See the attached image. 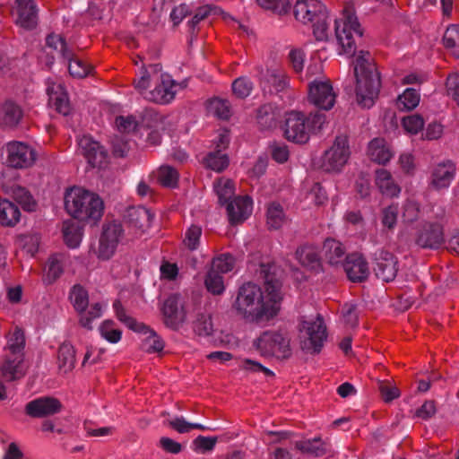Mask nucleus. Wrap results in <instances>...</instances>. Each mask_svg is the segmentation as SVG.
<instances>
[{"instance_id": "obj_1", "label": "nucleus", "mask_w": 459, "mask_h": 459, "mask_svg": "<svg viewBox=\"0 0 459 459\" xmlns=\"http://www.w3.org/2000/svg\"><path fill=\"white\" fill-rule=\"evenodd\" d=\"M282 299L281 282L266 277L264 287L253 282L241 285L232 308L247 323L266 325L280 313Z\"/></svg>"}, {"instance_id": "obj_2", "label": "nucleus", "mask_w": 459, "mask_h": 459, "mask_svg": "<svg viewBox=\"0 0 459 459\" xmlns=\"http://www.w3.org/2000/svg\"><path fill=\"white\" fill-rule=\"evenodd\" d=\"M356 76V100L363 108H371L379 94L381 81L370 54L360 52L354 61Z\"/></svg>"}, {"instance_id": "obj_3", "label": "nucleus", "mask_w": 459, "mask_h": 459, "mask_svg": "<svg viewBox=\"0 0 459 459\" xmlns=\"http://www.w3.org/2000/svg\"><path fill=\"white\" fill-rule=\"evenodd\" d=\"M65 209L74 218L86 221H99L104 210L100 197L82 187L73 186L65 194Z\"/></svg>"}, {"instance_id": "obj_4", "label": "nucleus", "mask_w": 459, "mask_h": 459, "mask_svg": "<svg viewBox=\"0 0 459 459\" xmlns=\"http://www.w3.org/2000/svg\"><path fill=\"white\" fill-rule=\"evenodd\" d=\"M252 345L260 356L277 360H287L293 353L291 336L285 330L264 331Z\"/></svg>"}, {"instance_id": "obj_5", "label": "nucleus", "mask_w": 459, "mask_h": 459, "mask_svg": "<svg viewBox=\"0 0 459 459\" xmlns=\"http://www.w3.org/2000/svg\"><path fill=\"white\" fill-rule=\"evenodd\" d=\"M363 30L355 14L353 6H345L341 17L335 20V37L341 55L352 56L356 50L355 37H361Z\"/></svg>"}, {"instance_id": "obj_6", "label": "nucleus", "mask_w": 459, "mask_h": 459, "mask_svg": "<svg viewBox=\"0 0 459 459\" xmlns=\"http://www.w3.org/2000/svg\"><path fill=\"white\" fill-rule=\"evenodd\" d=\"M326 337V326L320 316L300 323L299 338L303 351L311 353L319 352Z\"/></svg>"}, {"instance_id": "obj_7", "label": "nucleus", "mask_w": 459, "mask_h": 459, "mask_svg": "<svg viewBox=\"0 0 459 459\" xmlns=\"http://www.w3.org/2000/svg\"><path fill=\"white\" fill-rule=\"evenodd\" d=\"M152 68L154 70L152 79L155 86L153 90L145 93V99L159 104H168L174 100L179 84L169 74L161 73L159 65Z\"/></svg>"}, {"instance_id": "obj_8", "label": "nucleus", "mask_w": 459, "mask_h": 459, "mask_svg": "<svg viewBox=\"0 0 459 459\" xmlns=\"http://www.w3.org/2000/svg\"><path fill=\"white\" fill-rule=\"evenodd\" d=\"M350 156L351 149L348 137L338 135L329 149L325 152L322 167L328 172H340L347 164Z\"/></svg>"}, {"instance_id": "obj_9", "label": "nucleus", "mask_w": 459, "mask_h": 459, "mask_svg": "<svg viewBox=\"0 0 459 459\" xmlns=\"http://www.w3.org/2000/svg\"><path fill=\"white\" fill-rule=\"evenodd\" d=\"M307 98L316 108L329 110L335 104L336 93L328 79H315L308 84Z\"/></svg>"}, {"instance_id": "obj_10", "label": "nucleus", "mask_w": 459, "mask_h": 459, "mask_svg": "<svg viewBox=\"0 0 459 459\" xmlns=\"http://www.w3.org/2000/svg\"><path fill=\"white\" fill-rule=\"evenodd\" d=\"M122 237L123 229L121 224L116 222L105 224L96 250L97 257L100 260L110 259L115 255Z\"/></svg>"}, {"instance_id": "obj_11", "label": "nucleus", "mask_w": 459, "mask_h": 459, "mask_svg": "<svg viewBox=\"0 0 459 459\" xmlns=\"http://www.w3.org/2000/svg\"><path fill=\"white\" fill-rule=\"evenodd\" d=\"M161 313L168 327L178 329L186 321L189 306L178 295H172L164 301Z\"/></svg>"}, {"instance_id": "obj_12", "label": "nucleus", "mask_w": 459, "mask_h": 459, "mask_svg": "<svg viewBox=\"0 0 459 459\" xmlns=\"http://www.w3.org/2000/svg\"><path fill=\"white\" fill-rule=\"evenodd\" d=\"M285 137L293 143H305L309 139V128L306 117L299 111L287 113L284 125Z\"/></svg>"}, {"instance_id": "obj_13", "label": "nucleus", "mask_w": 459, "mask_h": 459, "mask_svg": "<svg viewBox=\"0 0 459 459\" xmlns=\"http://www.w3.org/2000/svg\"><path fill=\"white\" fill-rule=\"evenodd\" d=\"M6 153L7 164L15 169L30 167L36 160L34 150L22 142H11L7 143Z\"/></svg>"}, {"instance_id": "obj_14", "label": "nucleus", "mask_w": 459, "mask_h": 459, "mask_svg": "<svg viewBox=\"0 0 459 459\" xmlns=\"http://www.w3.org/2000/svg\"><path fill=\"white\" fill-rule=\"evenodd\" d=\"M416 244L422 248L436 249L445 242L443 225L439 221H426L418 231Z\"/></svg>"}, {"instance_id": "obj_15", "label": "nucleus", "mask_w": 459, "mask_h": 459, "mask_svg": "<svg viewBox=\"0 0 459 459\" xmlns=\"http://www.w3.org/2000/svg\"><path fill=\"white\" fill-rule=\"evenodd\" d=\"M455 175V167L449 161H442L434 164L429 169L428 179L429 186L434 190H441L449 187Z\"/></svg>"}, {"instance_id": "obj_16", "label": "nucleus", "mask_w": 459, "mask_h": 459, "mask_svg": "<svg viewBox=\"0 0 459 459\" xmlns=\"http://www.w3.org/2000/svg\"><path fill=\"white\" fill-rule=\"evenodd\" d=\"M325 6L319 0H298L294 5L295 18L304 24L324 18Z\"/></svg>"}, {"instance_id": "obj_17", "label": "nucleus", "mask_w": 459, "mask_h": 459, "mask_svg": "<svg viewBox=\"0 0 459 459\" xmlns=\"http://www.w3.org/2000/svg\"><path fill=\"white\" fill-rule=\"evenodd\" d=\"M374 271L376 276L383 281H394L398 273L397 257L389 251H379L376 255Z\"/></svg>"}, {"instance_id": "obj_18", "label": "nucleus", "mask_w": 459, "mask_h": 459, "mask_svg": "<svg viewBox=\"0 0 459 459\" xmlns=\"http://www.w3.org/2000/svg\"><path fill=\"white\" fill-rule=\"evenodd\" d=\"M62 409L61 402L54 397L43 396L28 403L26 413L33 418H44L58 413Z\"/></svg>"}, {"instance_id": "obj_19", "label": "nucleus", "mask_w": 459, "mask_h": 459, "mask_svg": "<svg viewBox=\"0 0 459 459\" xmlns=\"http://www.w3.org/2000/svg\"><path fill=\"white\" fill-rule=\"evenodd\" d=\"M79 147L92 167L102 168L107 163L108 154L104 148L90 135L79 139Z\"/></svg>"}, {"instance_id": "obj_20", "label": "nucleus", "mask_w": 459, "mask_h": 459, "mask_svg": "<svg viewBox=\"0 0 459 459\" xmlns=\"http://www.w3.org/2000/svg\"><path fill=\"white\" fill-rule=\"evenodd\" d=\"M15 22L22 28L33 29L38 22V9L33 0H16L13 7Z\"/></svg>"}, {"instance_id": "obj_21", "label": "nucleus", "mask_w": 459, "mask_h": 459, "mask_svg": "<svg viewBox=\"0 0 459 459\" xmlns=\"http://www.w3.org/2000/svg\"><path fill=\"white\" fill-rule=\"evenodd\" d=\"M154 213L143 206L131 208L128 211V227L135 236H142L152 226Z\"/></svg>"}, {"instance_id": "obj_22", "label": "nucleus", "mask_w": 459, "mask_h": 459, "mask_svg": "<svg viewBox=\"0 0 459 459\" xmlns=\"http://www.w3.org/2000/svg\"><path fill=\"white\" fill-rule=\"evenodd\" d=\"M226 209L231 224L242 223L252 213L253 201L249 196H238L227 204Z\"/></svg>"}, {"instance_id": "obj_23", "label": "nucleus", "mask_w": 459, "mask_h": 459, "mask_svg": "<svg viewBox=\"0 0 459 459\" xmlns=\"http://www.w3.org/2000/svg\"><path fill=\"white\" fill-rule=\"evenodd\" d=\"M47 92L49 104L60 114L66 116L71 111L67 93L59 82L48 81Z\"/></svg>"}, {"instance_id": "obj_24", "label": "nucleus", "mask_w": 459, "mask_h": 459, "mask_svg": "<svg viewBox=\"0 0 459 459\" xmlns=\"http://www.w3.org/2000/svg\"><path fill=\"white\" fill-rule=\"evenodd\" d=\"M342 267L349 280L354 282L363 281L369 274L368 263L364 257L359 254L348 255Z\"/></svg>"}, {"instance_id": "obj_25", "label": "nucleus", "mask_w": 459, "mask_h": 459, "mask_svg": "<svg viewBox=\"0 0 459 459\" xmlns=\"http://www.w3.org/2000/svg\"><path fill=\"white\" fill-rule=\"evenodd\" d=\"M375 185L383 195L390 198L398 197L402 191V187L391 172L385 169H378L375 171Z\"/></svg>"}, {"instance_id": "obj_26", "label": "nucleus", "mask_w": 459, "mask_h": 459, "mask_svg": "<svg viewBox=\"0 0 459 459\" xmlns=\"http://www.w3.org/2000/svg\"><path fill=\"white\" fill-rule=\"evenodd\" d=\"M260 85L264 91L280 92L289 86V78L281 68L267 69L260 79Z\"/></svg>"}, {"instance_id": "obj_27", "label": "nucleus", "mask_w": 459, "mask_h": 459, "mask_svg": "<svg viewBox=\"0 0 459 459\" xmlns=\"http://www.w3.org/2000/svg\"><path fill=\"white\" fill-rule=\"evenodd\" d=\"M65 255L53 254L46 261L42 269V281L46 284L54 283L64 273Z\"/></svg>"}, {"instance_id": "obj_28", "label": "nucleus", "mask_w": 459, "mask_h": 459, "mask_svg": "<svg viewBox=\"0 0 459 459\" xmlns=\"http://www.w3.org/2000/svg\"><path fill=\"white\" fill-rule=\"evenodd\" d=\"M323 252L325 261L333 266H342L348 256L343 245L333 238H328L325 241Z\"/></svg>"}, {"instance_id": "obj_29", "label": "nucleus", "mask_w": 459, "mask_h": 459, "mask_svg": "<svg viewBox=\"0 0 459 459\" xmlns=\"http://www.w3.org/2000/svg\"><path fill=\"white\" fill-rule=\"evenodd\" d=\"M368 155L372 161L385 165L390 161L394 153L385 139L375 138L368 143Z\"/></svg>"}, {"instance_id": "obj_30", "label": "nucleus", "mask_w": 459, "mask_h": 459, "mask_svg": "<svg viewBox=\"0 0 459 459\" xmlns=\"http://www.w3.org/2000/svg\"><path fill=\"white\" fill-rule=\"evenodd\" d=\"M14 360V355L5 354L2 364L0 365V375L6 381H13L22 377L26 368L24 365V357L21 356V361L17 365Z\"/></svg>"}, {"instance_id": "obj_31", "label": "nucleus", "mask_w": 459, "mask_h": 459, "mask_svg": "<svg viewBox=\"0 0 459 459\" xmlns=\"http://www.w3.org/2000/svg\"><path fill=\"white\" fill-rule=\"evenodd\" d=\"M296 257L306 269L316 273L320 271L321 259L316 247L309 245L300 247L296 251Z\"/></svg>"}, {"instance_id": "obj_32", "label": "nucleus", "mask_w": 459, "mask_h": 459, "mask_svg": "<svg viewBox=\"0 0 459 459\" xmlns=\"http://www.w3.org/2000/svg\"><path fill=\"white\" fill-rule=\"evenodd\" d=\"M25 345V338L23 331L15 327L13 332L9 333L7 341L6 354L14 355V362L19 365L21 356L24 357L23 349Z\"/></svg>"}, {"instance_id": "obj_33", "label": "nucleus", "mask_w": 459, "mask_h": 459, "mask_svg": "<svg viewBox=\"0 0 459 459\" xmlns=\"http://www.w3.org/2000/svg\"><path fill=\"white\" fill-rule=\"evenodd\" d=\"M107 304L103 302H93L88 305L82 311L78 312L79 314V324L83 328L88 330L92 329V323L102 316L103 311L106 308Z\"/></svg>"}, {"instance_id": "obj_34", "label": "nucleus", "mask_w": 459, "mask_h": 459, "mask_svg": "<svg viewBox=\"0 0 459 459\" xmlns=\"http://www.w3.org/2000/svg\"><path fill=\"white\" fill-rule=\"evenodd\" d=\"M19 208L6 199H0V224L14 226L20 221Z\"/></svg>"}, {"instance_id": "obj_35", "label": "nucleus", "mask_w": 459, "mask_h": 459, "mask_svg": "<svg viewBox=\"0 0 459 459\" xmlns=\"http://www.w3.org/2000/svg\"><path fill=\"white\" fill-rule=\"evenodd\" d=\"M22 117V108L13 101L5 102L0 108V125L15 126Z\"/></svg>"}, {"instance_id": "obj_36", "label": "nucleus", "mask_w": 459, "mask_h": 459, "mask_svg": "<svg viewBox=\"0 0 459 459\" xmlns=\"http://www.w3.org/2000/svg\"><path fill=\"white\" fill-rule=\"evenodd\" d=\"M213 190L221 204H228L235 194L233 181L227 178H220L213 183Z\"/></svg>"}, {"instance_id": "obj_37", "label": "nucleus", "mask_w": 459, "mask_h": 459, "mask_svg": "<svg viewBox=\"0 0 459 459\" xmlns=\"http://www.w3.org/2000/svg\"><path fill=\"white\" fill-rule=\"evenodd\" d=\"M297 447L303 453L314 456H322L330 450L329 443L323 441L320 437L299 442Z\"/></svg>"}, {"instance_id": "obj_38", "label": "nucleus", "mask_w": 459, "mask_h": 459, "mask_svg": "<svg viewBox=\"0 0 459 459\" xmlns=\"http://www.w3.org/2000/svg\"><path fill=\"white\" fill-rule=\"evenodd\" d=\"M58 368L64 373L71 371L75 365V351L69 343L62 344L58 349Z\"/></svg>"}, {"instance_id": "obj_39", "label": "nucleus", "mask_w": 459, "mask_h": 459, "mask_svg": "<svg viewBox=\"0 0 459 459\" xmlns=\"http://www.w3.org/2000/svg\"><path fill=\"white\" fill-rule=\"evenodd\" d=\"M63 236L65 244L71 248H75L82 241V230L73 221H66L63 223Z\"/></svg>"}, {"instance_id": "obj_40", "label": "nucleus", "mask_w": 459, "mask_h": 459, "mask_svg": "<svg viewBox=\"0 0 459 459\" xmlns=\"http://www.w3.org/2000/svg\"><path fill=\"white\" fill-rule=\"evenodd\" d=\"M266 222L270 229L278 230L287 222V217L282 207L272 203L267 209Z\"/></svg>"}, {"instance_id": "obj_41", "label": "nucleus", "mask_w": 459, "mask_h": 459, "mask_svg": "<svg viewBox=\"0 0 459 459\" xmlns=\"http://www.w3.org/2000/svg\"><path fill=\"white\" fill-rule=\"evenodd\" d=\"M113 308L117 318L125 324L128 328L134 332H142L146 329V325L143 323L137 322L134 318L128 316L119 300H116L113 303Z\"/></svg>"}, {"instance_id": "obj_42", "label": "nucleus", "mask_w": 459, "mask_h": 459, "mask_svg": "<svg viewBox=\"0 0 459 459\" xmlns=\"http://www.w3.org/2000/svg\"><path fill=\"white\" fill-rule=\"evenodd\" d=\"M420 95L412 88L406 89L397 99V107L402 110L414 109L420 103Z\"/></svg>"}, {"instance_id": "obj_43", "label": "nucleus", "mask_w": 459, "mask_h": 459, "mask_svg": "<svg viewBox=\"0 0 459 459\" xmlns=\"http://www.w3.org/2000/svg\"><path fill=\"white\" fill-rule=\"evenodd\" d=\"M443 43L454 56L459 57V26L447 27L443 36Z\"/></svg>"}, {"instance_id": "obj_44", "label": "nucleus", "mask_w": 459, "mask_h": 459, "mask_svg": "<svg viewBox=\"0 0 459 459\" xmlns=\"http://www.w3.org/2000/svg\"><path fill=\"white\" fill-rule=\"evenodd\" d=\"M207 110L220 119H228L230 117V106L226 100L212 99L207 103Z\"/></svg>"}, {"instance_id": "obj_45", "label": "nucleus", "mask_w": 459, "mask_h": 459, "mask_svg": "<svg viewBox=\"0 0 459 459\" xmlns=\"http://www.w3.org/2000/svg\"><path fill=\"white\" fill-rule=\"evenodd\" d=\"M98 330L100 336L110 343H117L122 338V332L112 320H104Z\"/></svg>"}, {"instance_id": "obj_46", "label": "nucleus", "mask_w": 459, "mask_h": 459, "mask_svg": "<svg viewBox=\"0 0 459 459\" xmlns=\"http://www.w3.org/2000/svg\"><path fill=\"white\" fill-rule=\"evenodd\" d=\"M68 61V70L73 77L83 78L89 75L92 70V67L88 65L85 61L74 57L71 52L70 58H65Z\"/></svg>"}, {"instance_id": "obj_47", "label": "nucleus", "mask_w": 459, "mask_h": 459, "mask_svg": "<svg viewBox=\"0 0 459 459\" xmlns=\"http://www.w3.org/2000/svg\"><path fill=\"white\" fill-rule=\"evenodd\" d=\"M140 333L146 335V337L143 340V347L147 352H160L163 350V341L148 326H146V329Z\"/></svg>"}, {"instance_id": "obj_48", "label": "nucleus", "mask_w": 459, "mask_h": 459, "mask_svg": "<svg viewBox=\"0 0 459 459\" xmlns=\"http://www.w3.org/2000/svg\"><path fill=\"white\" fill-rule=\"evenodd\" d=\"M70 300L77 312L82 311L89 305L87 290L80 285L74 286L70 292Z\"/></svg>"}, {"instance_id": "obj_49", "label": "nucleus", "mask_w": 459, "mask_h": 459, "mask_svg": "<svg viewBox=\"0 0 459 459\" xmlns=\"http://www.w3.org/2000/svg\"><path fill=\"white\" fill-rule=\"evenodd\" d=\"M420 216V204L414 200L407 199L402 208V219L404 223H412Z\"/></svg>"}, {"instance_id": "obj_50", "label": "nucleus", "mask_w": 459, "mask_h": 459, "mask_svg": "<svg viewBox=\"0 0 459 459\" xmlns=\"http://www.w3.org/2000/svg\"><path fill=\"white\" fill-rule=\"evenodd\" d=\"M157 178L162 186L175 187L178 181V173L170 166H161L158 170Z\"/></svg>"}, {"instance_id": "obj_51", "label": "nucleus", "mask_w": 459, "mask_h": 459, "mask_svg": "<svg viewBox=\"0 0 459 459\" xmlns=\"http://www.w3.org/2000/svg\"><path fill=\"white\" fill-rule=\"evenodd\" d=\"M205 165L214 171L221 172L228 167L229 158L220 151L213 152L205 158Z\"/></svg>"}, {"instance_id": "obj_52", "label": "nucleus", "mask_w": 459, "mask_h": 459, "mask_svg": "<svg viewBox=\"0 0 459 459\" xmlns=\"http://www.w3.org/2000/svg\"><path fill=\"white\" fill-rule=\"evenodd\" d=\"M40 238L37 234L22 235L18 238V246L27 255L33 256L39 250Z\"/></svg>"}, {"instance_id": "obj_53", "label": "nucleus", "mask_w": 459, "mask_h": 459, "mask_svg": "<svg viewBox=\"0 0 459 459\" xmlns=\"http://www.w3.org/2000/svg\"><path fill=\"white\" fill-rule=\"evenodd\" d=\"M205 287L209 292L214 295H220L224 292L225 285L223 281V278L220 273H215L214 271H209L205 281Z\"/></svg>"}, {"instance_id": "obj_54", "label": "nucleus", "mask_w": 459, "mask_h": 459, "mask_svg": "<svg viewBox=\"0 0 459 459\" xmlns=\"http://www.w3.org/2000/svg\"><path fill=\"white\" fill-rule=\"evenodd\" d=\"M235 260L230 254H223L212 260L211 271L217 273H226L234 268Z\"/></svg>"}, {"instance_id": "obj_55", "label": "nucleus", "mask_w": 459, "mask_h": 459, "mask_svg": "<svg viewBox=\"0 0 459 459\" xmlns=\"http://www.w3.org/2000/svg\"><path fill=\"white\" fill-rule=\"evenodd\" d=\"M48 48L54 49L64 58H70L71 50L68 48L65 39L57 34H50L46 39Z\"/></svg>"}, {"instance_id": "obj_56", "label": "nucleus", "mask_w": 459, "mask_h": 459, "mask_svg": "<svg viewBox=\"0 0 459 459\" xmlns=\"http://www.w3.org/2000/svg\"><path fill=\"white\" fill-rule=\"evenodd\" d=\"M398 219V206L392 204L382 209L381 212V223L384 228L394 230L396 226Z\"/></svg>"}, {"instance_id": "obj_57", "label": "nucleus", "mask_w": 459, "mask_h": 459, "mask_svg": "<svg viewBox=\"0 0 459 459\" xmlns=\"http://www.w3.org/2000/svg\"><path fill=\"white\" fill-rule=\"evenodd\" d=\"M154 65H150L148 69L143 68L140 78L134 81L135 89L144 99L145 93L150 91L148 88L150 87L151 82H154L152 79L154 70L152 68Z\"/></svg>"}, {"instance_id": "obj_58", "label": "nucleus", "mask_w": 459, "mask_h": 459, "mask_svg": "<svg viewBox=\"0 0 459 459\" xmlns=\"http://www.w3.org/2000/svg\"><path fill=\"white\" fill-rule=\"evenodd\" d=\"M263 9L272 11L278 14L286 13L290 7L289 0H256Z\"/></svg>"}, {"instance_id": "obj_59", "label": "nucleus", "mask_w": 459, "mask_h": 459, "mask_svg": "<svg viewBox=\"0 0 459 459\" xmlns=\"http://www.w3.org/2000/svg\"><path fill=\"white\" fill-rule=\"evenodd\" d=\"M402 126L406 133L417 134L424 126V120L420 115L414 114L403 118Z\"/></svg>"}, {"instance_id": "obj_60", "label": "nucleus", "mask_w": 459, "mask_h": 459, "mask_svg": "<svg viewBox=\"0 0 459 459\" xmlns=\"http://www.w3.org/2000/svg\"><path fill=\"white\" fill-rule=\"evenodd\" d=\"M253 90V82L247 77H239L232 82V91L238 98L247 97Z\"/></svg>"}, {"instance_id": "obj_61", "label": "nucleus", "mask_w": 459, "mask_h": 459, "mask_svg": "<svg viewBox=\"0 0 459 459\" xmlns=\"http://www.w3.org/2000/svg\"><path fill=\"white\" fill-rule=\"evenodd\" d=\"M169 425L178 433H187L192 429H206V428L201 424L187 422L183 417H177L169 420Z\"/></svg>"}, {"instance_id": "obj_62", "label": "nucleus", "mask_w": 459, "mask_h": 459, "mask_svg": "<svg viewBox=\"0 0 459 459\" xmlns=\"http://www.w3.org/2000/svg\"><path fill=\"white\" fill-rule=\"evenodd\" d=\"M216 443L217 437H215L198 436L193 441V449L197 453L204 454L213 450Z\"/></svg>"}, {"instance_id": "obj_63", "label": "nucleus", "mask_w": 459, "mask_h": 459, "mask_svg": "<svg viewBox=\"0 0 459 459\" xmlns=\"http://www.w3.org/2000/svg\"><path fill=\"white\" fill-rule=\"evenodd\" d=\"M398 164L401 170L409 176H413L415 174L417 165L415 161V157L411 152H403L400 154L398 159Z\"/></svg>"}, {"instance_id": "obj_64", "label": "nucleus", "mask_w": 459, "mask_h": 459, "mask_svg": "<svg viewBox=\"0 0 459 459\" xmlns=\"http://www.w3.org/2000/svg\"><path fill=\"white\" fill-rule=\"evenodd\" d=\"M257 122L264 129H267L274 126V115L269 105H264L257 110Z\"/></svg>"}]
</instances>
